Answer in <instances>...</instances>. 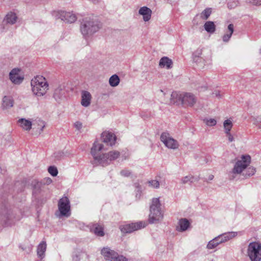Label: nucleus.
<instances>
[{
    "instance_id": "1",
    "label": "nucleus",
    "mask_w": 261,
    "mask_h": 261,
    "mask_svg": "<svg viewBox=\"0 0 261 261\" xmlns=\"http://www.w3.org/2000/svg\"><path fill=\"white\" fill-rule=\"evenodd\" d=\"M251 158L249 155H242L240 159L237 161L233 168L229 172V179L233 180L238 175H241L245 178L253 175L256 170L253 167L249 166Z\"/></svg>"
},
{
    "instance_id": "2",
    "label": "nucleus",
    "mask_w": 261,
    "mask_h": 261,
    "mask_svg": "<svg viewBox=\"0 0 261 261\" xmlns=\"http://www.w3.org/2000/svg\"><path fill=\"white\" fill-rule=\"evenodd\" d=\"M103 148L102 144L95 142L91 150V153L94 158V162L96 165H100L102 166H106L109 165L111 161L115 160L120 155V152L116 150L109 151L107 153L99 155L98 152L101 151Z\"/></svg>"
},
{
    "instance_id": "3",
    "label": "nucleus",
    "mask_w": 261,
    "mask_h": 261,
    "mask_svg": "<svg viewBox=\"0 0 261 261\" xmlns=\"http://www.w3.org/2000/svg\"><path fill=\"white\" fill-rule=\"evenodd\" d=\"M101 24L97 20L90 18H84L81 24V32L85 38H88L98 32L101 28Z\"/></svg>"
},
{
    "instance_id": "4",
    "label": "nucleus",
    "mask_w": 261,
    "mask_h": 261,
    "mask_svg": "<svg viewBox=\"0 0 261 261\" xmlns=\"http://www.w3.org/2000/svg\"><path fill=\"white\" fill-rule=\"evenodd\" d=\"M31 85L33 93L37 96H42L48 90V84L46 79L37 75L31 81Z\"/></svg>"
},
{
    "instance_id": "5",
    "label": "nucleus",
    "mask_w": 261,
    "mask_h": 261,
    "mask_svg": "<svg viewBox=\"0 0 261 261\" xmlns=\"http://www.w3.org/2000/svg\"><path fill=\"white\" fill-rule=\"evenodd\" d=\"M163 219V214L161 212L159 198H154L152 199L150 206L148 222L150 224L158 223L161 222Z\"/></svg>"
},
{
    "instance_id": "6",
    "label": "nucleus",
    "mask_w": 261,
    "mask_h": 261,
    "mask_svg": "<svg viewBox=\"0 0 261 261\" xmlns=\"http://www.w3.org/2000/svg\"><path fill=\"white\" fill-rule=\"evenodd\" d=\"M238 235V232L230 231L222 233L210 241L207 245V249H213L216 248L219 245L225 243Z\"/></svg>"
},
{
    "instance_id": "7",
    "label": "nucleus",
    "mask_w": 261,
    "mask_h": 261,
    "mask_svg": "<svg viewBox=\"0 0 261 261\" xmlns=\"http://www.w3.org/2000/svg\"><path fill=\"white\" fill-rule=\"evenodd\" d=\"M247 255L251 261H261V243L250 242L247 247Z\"/></svg>"
},
{
    "instance_id": "8",
    "label": "nucleus",
    "mask_w": 261,
    "mask_h": 261,
    "mask_svg": "<svg viewBox=\"0 0 261 261\" xmlns=\"http://www.w3.org/2000/svg\"><path fill=\"white\" fill-rule=\"evenodd\" d=\"M58 208L60 216L68 217L70 216V201L67 197H63L58 202Z\"/></svg>"
},
{
    "instance_id": "9",
    "label": "nucleus",
    "mask_w": 261,
    "mask_h": 261,
    "mask_svg": "<svg viewBox=\"0 0 261 261\" xmlns=\"http://www.w3.org/2000/svg\"><path fill=\"white\" fill-rule=\"evenodd\" d=\"M2 219L6 226H11L14 224L15 221L21 219V217L14 216L11 211L6 208H5L4 212L2 213Z\"/></svg>"
},
{
    "instance_id": "10",
    "label": "nucleus",
    "mask_w": 261,
    "mask_h": 261,
    "mask_svg": "<svg viewBox=\"0 0 261 261\" xmlns=\"http://www.w3.org/2000/svg\"><path fill=\"white\" fill-rule=\"evenodd\" d=\"M161 141L168 148L175 149L178 147L177 141L172 138L168 133L164 132L161 134Z\"/></svg>"
},
{
    "instance_id": "11",
    "label": "nucleus",
    "mask_w": 261,
    "mask_h": 261,
    "mask_svg": "<svg viewBox=\"0 0 261 261\" xmlns=\"http://www.w3.org/2000/svg\"><path fill=\"white\" fill-rule=\"evenodd\" d=\"M146 225V223L143 221L132 223L123 225L121 228V230L123 233H131L134 231L145 227Z\"/></svg>"
},
{
    "instance_id": "12",
    "label": "nucleus",
    "mask_w": 261,
    "mask_h": 261,
    "mask_svg": "<svg viewBox=\"0 0 261 261\" xmlns=\"http://www.w3.org/2000/svg\"><path fill=\"white\" fill-rule=\"evenodd\" d=\"M56 17L58 19H61L62 21L66 23H73L76 20L75 15L72 12L59 11L57 12Z\"/></svg>"
},
{
    "instance_id": "13",
    "label": "nucleus",
    "mask_w": 261,
    "mask_h": 261,
    "mask_svg": "<svg viewBox=\"0 0 261 261\" xmlns=\"http://www.w3.org/2000/svg\"><path fill=\"white\" fill-rule=\"evenodd\" d=\"M20 70L19 68H15L11 70L9 73V79L11 82L15 85L20 84L24 78L20 74Z\"/></svg>"
},
{
    "instance_id": "14",
    "label": "nucleus",
    "mask_w": 261,
    "mask_h": 261,
    "mask_svg": "<svg viewBox=\"0 0 261 261\" xmlns=\"http://www.w3.org/2000/svg\"><path fill=\"white\" fill-rule=\"evenodd\" d=\"M196 97L193 94L185 93L183 94L181 104L185 106L192 107L196 103Z\"/></svg>"
},
{
    "instance_id": "15",
    "label": "nucleus",
    "mask_w": 261,
    "mask_h": 261,
    "mask_svg": "<svg viewBox=\"0 0 261 261\" xmlns=\"http://www.w3.org/2000/svg\"><path fill=\"white\" fill-rule=\"evenodd\" d=\"M100 253L106 260L113 261L117 252L111 249L110 247H106L101 249Z\"/></svg>"
},
{
    "instance_id": "16",
    "label": "nucleus",
    "mask_w": 261,
    "mask_h": 261,
    "mask_svg": "<svg viewBox=\"0 0 261 261\" xmlns=\"http://www.w3.org/2000/svg\"><path fill=\"white\" fill-rule=\"evenodd\" d=\"M45 126V123L42 120L38 119L35 120L33 123V132L35 135H39L43 132Z\"/></svg>"
},
{
    "instance_id": "17",
    "label": "nucleus",
    "mask_w": 261,
    "mask_h": 261,
    "mask_svg": "<svg viewBox=\"0 0 261 261\" xmlns=\"http://www.w3.org/2000/svg\"><path fill=\"white\" fill-rule=\"evenodd\" d=\"M101 138L104 143L110 146L114 145L116 140V137L114 134L107 132H104L101 134Z\"/></svg>"
},
{
    "instance_id": "18",
    "label": "nucleus",
    "mask_w": 261,
    "mask_h": 261,
    "mask_svg": "<svg viewBox=\"0 0 261 261\" xmlns=\"http://www.w3.org/2000/svg\"><path fill=\"white\" fill-rule=\"evenodd\" d=\"M183 94H180L177 92H173L170 94V98L169 100H166L165 102L168 104H179L181 103Z\"/></svg>"
},
{
    "instance_id": "19",
    "label": "nucleus",
    "mask_w": 261,
    "mask_h": 261,
    "mask_svg": "<svg viewBox=\"0 0 261 261\" xmlns=\"http://www.w3.org/2000/svg\"><path fill=\"white\" fill-rule=\"evenodd\" d=\"M139 14L143 16V19L144 21H148L151 18L152 11L149 8L144 6L140 8Z\"/></svg>"
},
{
    "instance_id": "20",
    "label": "nucleus",
    "mask_w": 261,
    "mask_h": 261,
    "mask_svg": "<svg viewBox=\"0 0 261 261\" xmlns=\"http://www.w3.org/2000/svg\"><path fill=\"white\" fill-rule=\"evenodd\" d=\"M91 95L90 92L87 91H83L82 92L81 104L85 107L89 106L91 102Z\"/></svg>"
},
{
    "instance_id": "21",
    "label": "nucleus",
    "mask_w": 261,
    "mask_h": 261,
    "mask_svg": "<svg viewBox=\"0 0 261 261\" xmlns=\"http://www.w3.org/2000/svg\"><path fill=\"white\" fill-rule=\"evenodd\" d=\"M14 101L10 96H5L3 98L2 107L3 110L9 109L13 106Z\"/></svg>"
},
{
    "instance_id": "22",
    "label": "nucleus",
    "mask_w": 261,
    "mask_h": 261,
    "mask_svg": "<svg viewBox=\"0 0 261 261\" xmlns=\"http://www.w3.org/2000/svg\"><path fill=\"white\" fill-rule=\"evenodd\" d=\"M18 19L16 13L14 12H9L5 16L4 22L10 24H14L16 23Z\"/></svg>"
},
{
    "instance_id": "23",
    "label": "nucleus",
    "mask_w": 261,
    "mask_h": 261,
    "mask_svg": "<svg viewBox=\"0 0 261 261\" xmlns=\"http://www.w3.org/2000/svg\"><path fill=\"white\" fill-rule=\"evenodd\" d=\"M91 231L99 237H103L105 235L103 228L98 224H94L90 228Z\"/></svg>"
},
{
    "instance_id": "24",
    "label": "nucleus",
    "mask_w": 261,
    "mask_h": 261,
    "mask_svg": "<svg viewBox=\"0 0 261 261\" xmlns=\"http://www.w3.org/2000/svg\"><path fill=\"white\" fill-rule=\"evenodd\" d=\"M190 226V222L187 219H181L178 222V226L177 230L178 231H184L186 230Z\"/></svg>"
},
{
    "instance_id": "25",
    "label": "nucleus",
    "mask_w": 261,
    "mask_h": 261,
    "mask_svg": "<svg viewBox=\"0 0 261 261\" xmlns=\"http://www.w3.org/2000/svg\"><path fill=\"white\" fill-rule=\"evenodd\" d=\"M18 123L20 126L24 130L29 131L32 128L33 123L29 120L24 118H21L18 120Z\"/></svg>"
},
{
    "instance_id": "26",
    "label": "nucleus",
    "mask_w": 261,
    "mask_h": 261,
    "mask_svg": "<svg viewBox=\"0 0 261 261\" xmlns=\"http://www.w3.org/2000/svg\"><path fill=\"white\" fill-rule=\"evenodd\" d=\"M159 65L162 67L170 69L172 67V61L169 58L164 57L160 59Z\"/></svg>"
},
{
    "instance_id": "27",
    "label": "nucleus",
    "mask_w": 261,
    "mask_h": 261,
    "mask_svg": "<svg viewBox=\"0 0 261 261\" xmlns=\"http://www.w3.org/2000/svg\"><path fill=\"white\" fill-rule=\"evenodd\" d=\"M227 31L222 37L223 41L225 42H227L231 37V35L234 31V25L233 24H229L227 27Z\"/></svg>"
},
{
    "instance_id": "28",
    "label": "nucleus",
    "mask_w": 261,
    "mask_h": 261,
    "mask_svg": "<svg viewBox=\"0 0 261 261\" xmlns=\"http://www.w3.org/2000/svg\"><path fill=\"white\" fill-rule=\"evenodd\" d=\"M205 30L208 33L212 34L216 31V25L213 21H206L204 24Z\"/></svg>"
},
{
    "instance_id": "29",
    "label": "nucleus",
    "mask_w": 261,
    "mask_h": 261,
    "mask_svg": "<svg viewBox=\"0 0 261 261\" xmlns=\"http://www.w3.org/2000/svg\"><path fill=\"white\" fill-rule=\"evenodd\" d=\"M46 249V244L45 242H42L37 247V255L40 258L44 256V253Z\"/></svg>"
},
{
    "instance_id": "30",
    "label": "nucleus",
    "mask_w": 261,
    "mask_h": 261,
    "mask_svg": "<svg viewBox=\"0 0 261 261\" xmlns=\"http://www.w3.org/2000/svg\"><path fill=\"white\" fill-rule=\"evenodd\" d=\"M120 82V79L116 74H114L109 79V84L112 87H116L118 85Z\"/></svg>"
},
{
    "instance_id": "31",
    "label": "nucleus",
    "mask_w": 261,
    "mask_h": 261,
    "mask_svg": "<svg viewBox=\"0 0 261 261\" xmlns=\"http://www.w3.org/2000/svg\"><path fill=\"white\" fill-rule=\"evenodd\" d=\"M232 123L230 120L227 119L224 121L223 123V126L225 129V133L226 134L230 133V131L232 127Z\"/></svg>"
},
{
    "instance_id": "32",
    "label": "nucleus",
    "mask_w": 261,
    "mask_h": 261,
    "mask_svg": "<svg viewBox=\"0 0 261 261\" xmlns=\"http://www.w3.org/2000/svg\"><path fill=\"white\" fill-rule=\"evenodd\" d=\"M212 13L211 8H206L200 14V17L203 19H207Z\"/></svg>"
},
{
    "instance_id": "33",
    "label": "nucleus",
    "mask_w": 261,
    "mask_h": 261,
    "mask_svg": "<svg viewBox=\"0 0 261 261\" xmlns=\"http://www.w3.org/2000/svg\"><path fill=\"white\" fill-rule=\"evenodd\" d=\"M63 86H62L61 85L59 86V87L56 88L55 90L54 97L55 98H59L60 95L61 94V91L63 90Z\"/></svg>"
},
{
    "instance_id": "34",
    "label": "nucleus",
    "mask_w": 261,
    "mask_h": 261,
    "mask_svg": "<svg viewBox=\"0 0 261 261\" xmlns=\"http://www.w3.org/2000/svg\"><path fill=\"white\" fill-rule=\"evenodd\" d=\"M204 121L205 122L206 124L209 126H215L217 123L216 120L213 118L205 119L204 120Z\"/></svg>"
},
{
    "instance_id": "35",
    "label": "nucleus",
    "mask_w": 261,
    "mask_h": 261,
    "mask_svg": "<svg viewBox=\"0 0 261 261\" xmlns=\"http://www.w3.org/2000/svg\"><path fill=\"white\" fill-rule=\"evenodd\" d=\"M48 172L53 176H56L58 173L57 168L54 166H50L48 168Z\"/></svg>"
},
{
    "instance_id": "36",
    "label": "nucleus",
    "mask_w": 261,
    "mask_h": 261,
    "mask_svg": "<svg viewBox=\"0 0 261 261\" xmlns=\"http://www.w3.org/2000/svg\"><path fill=\"white\" fill-rule=\"evenodd\" d=\"M149 185L154 188H159L160 182L157 180H151L148 182Z\"/></svg>"
},
{
    "instance_id": "37",
    "label": "nucleus",
    "mask_w": 261,
    "mask_h": 261,
    "mask_svg": "<svg viewBox=\"0 0 261 261\" xmlns=\"http://www.w3.org/2000/svg\"><path fill=\"white\" fill-rule=\"evenodd\" d=\"M113 261H127V259L124 256L119 255L117 253V255L114 257Z\"/></svg>"
},
{
    "instance_id": "38",
    "label": "nucleus",
    "mask_w": 261,
    "mask_h": 261,
    "mask_svg": "<svg viewBox=\"0 0 261 261\" xmlns=\"http://www.w3.org/2000/svg\"><path fill=\"white\" fill-rule=\"evenodd\" d=\"M191 178H193V175H187V176H186L182 177L181 179V183L182 184H186L189 182H190V179Z\"/></svg>"
},
{
    "instance_id": "39",
    "label": "nucleus",
    "mask_w": 261,
    "mask_h": 261,
    "mask_svg": "<svg viewBox=\"0 0 261 261\" xmlns=\"http://www.w3.org/2000/svg\"><path fill=\"white\" fill-rule=\"evenodd\" d=\"M120 174L124 177H128L130 175L131 172L129 170L124 169L120 171Z\"/></svg>"
},
{
    "instance_id": "40",
    "label": "nucleus",
    "mask_w": 261,
    "mask_h": 261,
    "mask_svg": "<svg viewBox=\"0 0 261 261\" xmlns=\"http://www.w3.org/2000/svg\"><path fill=\"white\" fill-rule=\"evenodd\" d=\"M74 126L76 128V130L80 131L81 129L82 128L83 124L80 121H76L74 123Z\"/></svg>"
},
{
    "instance_id": "41",
    "label": "nucleus",
    "mask_w": 261,
    "mask_h": 261,
    "mask_svg": "<svg viewBox=\"0 0 261 261\" xmlns=\"http://www.w3.org/2000/svg\"><path fill=\"white\" fill-rule=\"evenodd\" d=\"M253 124L257 126L259 128H261V119L260 118H254Z\"/></svg>"
},
{
    "instance_id": "42",
    "label": "nucleus",
    "mask_w": 261,
    "mask_h": 261,
    "mask_svg": "<svg viewBox=\"0 0 261 261\" xmlns=\"http://www.w3.org/2000/svg\"><path fill=\"white\" fill-rule=\"evenodd\" d=\"M249 3L253 5H260L261 0H249Z\"/></svg>"
},
{
    "instance_id": "43",
    "label": "nucleus",
    "mask_w": 261,
    "mask_h": 261,
    "mask_svg": "<svg viewBox=\"0 0 261 261\" xmlns=\"http://www.w3.org/2000/svg\"><path fill=\"white\" fill-rule=\"evenodd\" d=\"M226 134L228 137V139L229 142H231L234 141V138L230 133H228V134Z\"/></svg>"
},
{
    "instance_id": "44",
    "label": "nucleus",
    "mask_w": 261,
    "mask_h": 261,
    "mask_svg": "<svg viewBox=\"0 0 261 261\" xmlns=\"http://www.w3.org/2000/svg\"><path fill=\"white\" fill-rule=\"evenodd\" d=\"M199 179H200V177L199 176L195 177L194 176H193V178H191L190 179V182L192 183V182H194L195 181H198L199 180Z\"/></svg>"
},
{
    "instance_id": "45",
    "label": "nucleus",
    "mask_w": 261,
    "mask_h": 261,
    "mask_svg": "<svg viewBox=\"0 0 261 261\" xmlns=\"http://www.w3.org/2000/svg\"><path fill=\"white\" fill-rule=\"evenodd\" d=\"M213 95L218 98H220L221 97L219 91H215V92H214L213 93Z\"/></svg>"
},
{
    "instance_id": "46",
    "label": "nucleus",
    "mask_w": 261,
    "mask_h": 261,
    "mask_svg": "<svg viewBox=\"0 0 261 261\" xmlns=\"http://www.w3.org/2000/svg\"><path fill=\"white\" fill-rule=\"evenodd\" d=\"M39 188H40V185L38 184H37V185H35V187L33 190V193H36L39 190Z\"/></svg>"
},
{
    "instance_id": "47",
    "label": "nucleus",
    "mask_w": 261,
    "mask_h": 261,
    "mask_svg": "<svg viewBox=\"0 0 261 261\" xmlns=\"http://www.w3.org/2000/svg\"><path fill=\"white\" fill-rule=\"evenodd\" d=\"M137 192L138 193H137L136 196L137 197L138 196H139V197H140V196L141 195L140 189H139V188L138 189Z\"/></svg>"
},
{
    "instance_id": "48",
    "label": "nucleus",
    "mask_w": 261,
    "mask_h": 261,
    "mask_svg": "<svg viewBox=\"0 0 261 261\" xmlns=\"http://www.w3.org/2000/svg\"><path fill=\"white\" fill-rule=\"evenodd\" d=\"M213 178H214V175H209V176H208V180H212L213 179Z\"/></svg>"
},
{
    "instance_id": "49",
    "label": "nucleus",
    "mask_w": 261,
    "mask_h": 261,
    "mask_svg": "<svg viewBox=\"0 0 261 261\" xmlns=\"http://www.w3.org/2000/svg\"><path fill=\"white\" fill-rule=\"evenodd\" d=\"M228 7L229 8H232V5H231L230 3H228Z\"/></svg>"
},
{
    "instance_id": "50",
    "label": "nucleus",
    "mask_w": 261,
    "mask_h": 261,
    "mask_svg": "<svg viewBox=\"0 0 261 261\" xmlns=\"http://www.w3.org/2000/svg\"><path fill=\"white\" fill-rule=\"evenodd\" d=\"M260 54H261V48H260Z\"/></svg>"
}]
</instances>
